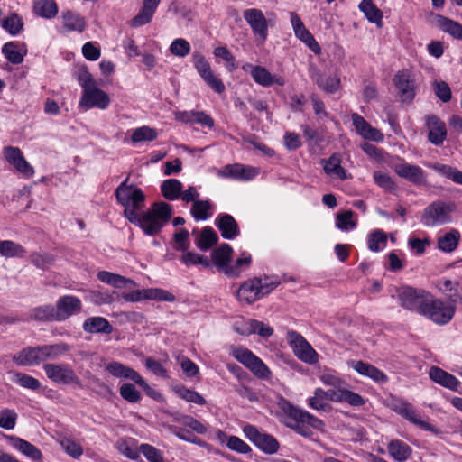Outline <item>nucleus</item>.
Returning <instances> with one entry per match:
<instances>
[{
    "mask_svg": "<svg viewBox=\"0 0 462 462\" xmlns=\"http://www.w3.org/2000/svg\"><path fill=\"white\" fill-rule=\"evenodd\" d=\"M14 363L19 365H34L42 362L41 356L40 346L34 347H26L14 355L13 357Z\"/></svg>",
    "mask_w": 462,
    "mask_h": 462,
    "instance_id": "obj_29",
    "label": "nucleus"
},
{
    "mask_svg": "<svg viewBox=\"0 0 462 462\" xmlns=\"http://www.w3.org/2000/svg\"><path fill=\"white\" fill-rule=\"evenodd\" d=\"M24 249L19 244L11 240H0V254L4 257H18L24 254Z\"/></svg>",
    "mask_w": 462,
    "mask_h": 462,
    "instance_id": "obj_47",
    "label": "nucleus"
},
{
    "mask_svg": "<svg viewBox=\"0 0 462 462\" xmlns=\"http://www.w3.org/2000/svg\"><path fill=\"white\" fill-rule=\"evenodd\" d=\"M110 104L108 95L98 88H92L90 90L83 91L79 106L85 110L97 107L106 109Z\"/></svg>",
    "mask_w": 462,
    "mask_h": 462,
    "instance_id": "obj_13",
    "label": "nucleus"
},
{
    "mask_svg": "<svg viewBox=\"0 0 462 462\" xmlns=\"http://www.w3.org/2000/svg\"><path fill=\"white\" fill-rule=\"evenodd\" d=\"M17 413L14 410L4 409L0 411V428L13 430L16 425Z\"/></svg>",
    "mask_w": 462,
    "mask_h": 462,
    "instance_id": "obj_58",
    "label": "nucleus"
},
{
    "mask_svg": "<svg viewBox=\"0 0 462 462\" xmlns=\"http://www.w3.org/2000/svg\"><path fill=\"white\" fill-rule=\"evenodd\" d=\"M460 234L457 229H451L438 238V248L445 253L453 252L458 245Z\"/></svg>",
    "mask_w": 462,
    "mask_h": 462,
    "instance_id": "obj_43",
    "label": "nucleus"
},
{
    "mask_svg": "<svg viewBox=\"0 0 462 462\" xmlns=\"http://www.w3.org/2000/svg\"><path fill=\"white\" fill-rule=\"evenodd\" d=\"M437 288L448 297L451 304L457 309V305L462 306V287L457 281L442 278L437 282Z\"/></svg>",
    "mask_w": 462,
    "mask_h": 462,
    "instance_id": "obj_18",
    "label": "nucleus"
},
{
    "mask_svg": "<svg viewBox=\"0 0 462 462\" xmlns=\"http://www.w3.org/2000/svg\"><path fill=\"white\" fill-rule=\"evenodd\" d=\"M175 391L181 399L187 402L199 405H204L206 403V400L202 395L196 391L186 388L185 386L179 387Z\"/></svg>",
    "mask_w": 462,
    "mask_h": 462,
    "instance_id": "obj_54",
    "label": "nucleus"
},
{
    "mask_svg": "<svg viewBox=\"0 0 462 462\" xmlns=\"http://www.w3.org/2000/svg\"><path fill=\"white\" fill-rule=\"evenodd\" d=\"M157 135L155 129L149 126H141L134 130L131 140L133 143L151 142L155 140Z\"/></svg>",
    "mask_w": 462,
    "mask_h": 462,
    "instance_id": "obj_49",
    "label": "nucleus"
},
{
    "mask_svg": "<svg viewBox=\"0 0 462 462\" xmlns=\"http://www.w3.org/2000/svg\"><path fill=\"white\" fill-rule=\"evenodd\" d=\"M8 442L17 450L31 459L37 461L42 457L41 450L25 439L16 436H6Z\"/></svg>",
    "mask_w": 462,
    "mask_h": 462,
    "instance_id": "obj_27",
    "label": "nucleus"
},
{
    "mask_svg": "<svg viewBox=\"0 0 462 462\" xmlns=\"http://www.w3.org/2000/svg\"><path fill=\"white\" fill-rule=\"evenodd\" d=\"M387 242L386 235L383 231L377 229L368 236L367 245L373 252H379L385 247Z\"/></svg>",
    "mask_w": 462,
    "mask_h": 462,
    "instance_id": "obj_48",
    "label": "nucleus"
},
{
    "mask_svg": "<svg viewBox=\"0 0 462 462\" xmlns=\"http://www.w3.org/2000/svg\"><path fill=\"white\" fill-rule=\"evenodd\" d=\"M31 262L37 268L45 270L54 263V256L48 253H33L30 256Z\"/></svg>",
    "mask_w": 462,
    "mask_h": 462,
    "instance_id": "obj_55",
    "label": "nucleus"
},
{
    "mask_svg": "<svg viewBox=\"0 0 462 462\" xmlns=\"http://www.w3.org/2000/svg\"><path fill=\"white\" fill-rule=\"evenodd\" d=\"M429 376L436 383L454 392H457L461 384V383L453 374L438 366L430 367Z\"/></svg>",
    "mask_w": 462,
    "mask_h": 462,
    "instance_id": "obj_19",
    "label": "nucleus"
},
{
    "mask_svg": "<svg viewBox=\"0 0 462 462\" xmlns=\"http://www.w3.org/2000/svg\"><path fill=\"white\" fill-rule=\"evenodd\" d=\"M259 284V278L244 282L237 291L238 300L247 303H253L259 300L262 297L258 289Z\"/></svg>",
    "mask_w": 462,
    "mask_h": 462,
    "instance_id": "obj_26",
    "label": "nucleus"
},
{
    "mask_svg": "<svg viewBox=\"0 0 462 462\" xmlns=\"http://www.w3.org/2000/svg\"><path fill=\"white\" fill-rule=\"evenodd\" d=\"M214 55L216 57L223 59L227 62L226 69L228 71L232 72L237 69V66L235 62V57L232 52L225 46H219L215 48Z\"/></svg>",
    "mask_w": 462,
    "mask_h": 462,
    "instance_id": "obj_59",
    "label": "nucleus"
},
{
    "mask_svg": "<svg viewBox=\"0 0 462 462\" xmlns=\"http://www.w3.org/2000/svg\"><path fill=\"white\" fill-rule=\"evenodd\" d=\"M34 13L46 19H51L58 14V5L54 0H39L34 4Z\"/></svg>",
    "mask_w": 462,
    "mask_h": 462,
    "instance_id": "obj_44",
    "label": "nucleus"
},
{
    "mask_svg": "<svg viewBox=\"0 0 462 462\" xmlns=\"http://www.w3.org/2000/svg\"><path fill=\"white\" fill-rule=\"evenodd\" d=\"M127 181L128 178L116 190L118 203L125 207V217L139 226L145 235L157 236L171 220L172 207L164 201H159L153 203L148 210L139 213L143 208L145 196L140 189L127 185Z\"/></svg>",
    "mask_w": 462,
    "mask_h": 462,
    "instance_id": "obj_1",
    "label": "nucleus"
},
{
    "mask_svg": "<svg viewBox=\"0 0 462 462\" xmlns=\"http://www.w3.org/2000/svg\"><path fill=\"white\" fill-rule=\"evenodd\" d=\"M122 297L127 302H137L142 300L173 302L176 299L171 292L159 288L135 290L131 292L124 293Z\"/></svg>",
    "mask_w": 462,
    "mask_h": 462,
    "instance_id": "obj_11",
    "label": "nucleus"
},
{
    "mask_svg": "<svg viewBox=\"0 0 462 462\" xmlns=\"http://www.w3.org/2000/svg\"><path fill=\"white\" fill-rule=\"evenodd\" d=\"M154 13L151 8L143 5L139 13L133 18L132 26L140 27L147 24L151 22Z\"/></svg>",
    "mask_w": 462,
    "mask_h": 462,
    "instance_id": "obj_60",
    "label": "nucleus"
},
{
    "mask_svg": "<svg viewBox=\"0 0 462 462\" xmlns=\"http://www.w3.org/2000/svg\"><path fill=\"white\" fill-rule=\"evenodd\" d=\"M82 328L89 334L109 335L114 330L113 326L106 318L98 316L86 319L82 324Z\"/></svg>",
    "mask_w": 462,
    "mask_h": 462,
    "instance_id": "obj_25",
    "label": "nucleus"
},
{
    "mask_svg": "<svg viewBox=\"0 0 462 462\" xmlns=\"http://www.w3.org/2000/svg\"><path fill=\"white\" fill-rule=\"evenodd\" d=\"M437 26L452 37L462 40V24L440 14L435 16Z\"/></svg>",
    "mask_w": 462,
    "mask_h": 462,
    "instance_id": "obj_35",
    "label": "nucleus"
},
{
    "mask_svg": "<svg viewBox=\"0 0 462 462\" xmlns=\"http://www.w3.org/2000/svg\"><path fill=\"white\" fill-rule=\"evenodd\" d=\"M353 368L361 375L367 376L377 383L387 382V376L375 366L363 361H353Z\"/></svg>",
    "mask_w": 462,
    "mask_h": 462,
    "instance_id": "obj_34",
    "label": "nucleus"
},
{
    "mask_svg": "<svg viewBox=\"0 0 462 462\" xmlns=\"http://www.w3.org/2000/svg\"><path fill=\"white\" fill-rule=\"evenodd\" d=\"M217 227L225 239H234L239 235V227L236 219L229 214H220L216 218Z\"/></svg>",
    "mask_w": 462,
    "mask_h": 462,
    "instance_id": "obj_23",
    "label": "nucleus"
},
{
    "mask_svg": "<svg viewBox=\"0 0 462 462\" xmlns=\"http://www.w3.org/2000/svg\"><path fill=\"white\" fill-rule=\"evenodd\" d=\"M451 205L437 200L427 206L421 215V223L425 226H438L451 222Z\"/></svg>",
    "mask_w": 462,
    "mask_h": 462,
    "instance_id": "obj_5",
    "label": "nucleus"
},
{
    "mask_svg": "<svg viewBox=\"0 0 462 462\" xmlns=\"http://www.w3.org/2000/svg\"><path fill=\"white\" fill-rule=\"evenodd\" d=\"M218 241V236L216 231L210 227L206 226L201 229L199 236L197 237L195 244L201 251H208Z\"/></svg>",
    "mask_w": 462,
    "mask_h": 462,
    "instance_id": "obj_39",
    "label": "nucleus"
},
{
    "mask_svg": "<svg viewBox=\"0 0 462 462\" xmlns=\"http://www.w3.org/2000/svg\"><path fill=\"white\" fill-rule=\"evenodd\" d=\"M323 169L330 177L344 180L347 179L346 171L341 166V158L338 153H334L328 160H322Z\"/></svg>",
    "mask_w": 462,
    "mask_h": 462,
    "instance_id": "obj_28",
    "label": "nucleus"
},
{
    "mask_svg": "<svg viewBox=\"0 0 462 462\" xmlns=\"http://www.w3.org/2000/svg\"><path fill=\"white\" fill-rule=\"evenodd\" d=\"M354 212L347 210L337 215V227L340 230H349L356 226V223L351 218Z\"/></svg>",
    "mask_w": 462,
    "mask_h": 462,
    "instance_id": "obj_62",
    "label": "nucleus"
},
{
    "mask_svg": "<svg viewBox=\"0 0 462 462\" xmlns=\"http://www.w3.org/2000/svg\"><path fill=\"white\" fill-rule=\"evenodd\" d=\"M310 78L320 89L327 93L334 94L340 88V79L337 76L324 78L319 71L314 70L311 72Z\"/></svg>",
    "mask_w": 462,
    "mask_h": 462,
    "instance_id": "obj_33",
    "label": "nucleus"
},
{
    "mask_svg": "<svg viewBox=\"0 0 462 462\" xmlns=\"http://www.w3.org/2000/svg\"><path fill=\"white\" fill-rule=\"evenodd\" d=\"M351 118L356 132L364 138L375 142L383 140V134L378 129L372 127L360 115L353 113Z\"/></svg>",
    "mask_w": 462,
    "mask_h": 462,
    "instance_id": "obj_21",
    "label": "nucleus"
},
{
    "mask_svg": "<svg viewBox=\"0 0 462 462\" xmlns=\"http://www.w3.org/2000/svg\"><path fill=\"white\" fill-rule=\"evenodd\" d=\"M425 125L429 129L428 140L432 144L439 146L447 137L446 125L435 115L425 117Z\"/></svg>",
    "mask_w": 462,
    "mask_h": 462,
    "instance_id": "obj_16",
    "label": "nucleus"
},
{
    "mask_svg": "<svg viewBox=\"0 0 462 462\" xmlns=\"http://www.w3.org/2000/svg\"><path fill=\"white\" fill-rule=\"evenodd\" d=\"M396 293L398 301L402 308L420 315L431 296L430 292L424 290L411 286H402L397 289Z\"/></svg>",
    "mask_w": 462,
    "mask_h": 462,
    "instance_id": "obj_4",
    "label": "nucleus"
},
{
    "mask_svg": "<svg viewBox=\"0 0 462 462\" xmlns=\"http://www.w3.org/2000/svg\"><path fill=\"white\" fill-rule=\"evenodd\" d=\"M4 154L7 162L25 177H32L33 175V168L24 159L19 148L7 146L4 150Z\"/></svg>",
    "mask_w": 462,
    "mask_h": 462,
    "instance_id": "obj_17",
    "label": "nucleus"
},
{
    "mask_svg": "<svg viewBox=\"0 0 462 462\" xmlns=\"http://www.w3.org/2000/svg\"><path fill=\"white\" fill-rule=\"evenodd\" d=\"M28 319L38 322L57 321L54 305L43 304L31 309L28 312Z\"/></svg>",
    "mask_w": 462,
    "mask_h": 462,
    "instance_id": "obj_32",
    "label": "nucleus"
},
{
    "mask_svg": "<svg viewBox=\"0 0 462 462\" xmlns=\"http://www.w3.org/2000/svg\"><path fill=\"white\" fill-rule=\"evenodd\" d=\"M400 415L424 430L433 432L434 434H438L439 432V430L433 425L420 420L417 411L411 403L406 405V408L403 409Z\"/></svg>",
    "mask_w": 462,
    "mask_h": 462,
    "instance_id": "obj_42",
    "label": "nucleus"
},
{
    "mask_svg": "<svg viewBox=\"0 0 462 462\" xmlns=\"http://www.w3.org/2000/svg\"><path fill=\"white\" fill-rule=\"evenodd\" d=\"M140 451L150 462H162L163 457L162 452L149 444H142L140 446Z\"/></svg>",
    "mask_w": 462,
    "mask_h": 462,
    "instance_id": "obj_64",
    "label": "nucleus"
},
{
    "mask_svg": "<svg viewBox=\"0 0 462 462\" xmlns=\"http://www.w3.org/2000/svg\"><path fill=\"white\" fill-rule=\"evenodd\" d=\"M257 174V170L241 164H227L218 172V176L238 180H251Z\"/></svg>",
    "mask_w": 462,
    "mask_h": 462,
    "instance_id": "obj_20",
    "label": "nucleus"
},
{
    "mask_svg": "<svg viewBox=\"0 0 462 462\" xmlns=\"http://www.w3.org/2000/svg\"><path fill=\"white\" fill-rule=\"evenodd\" d=\"M326 399L334 402H346L351 406L359 407L365 403V399L358 393L343 387L325 391Z\"/></svg>",
    "mask_w": 462,
    "mask_h": 462,
    "instance_id": "obj_15",
    "label": "nucleus"
},
{
    "mask_svg": "<svg viewBox=\"0 0 462 462\" xmlns=\"http://www.w3.org/2000/svg\"><path fill=\"white\" fill-rule=\"evenodd\" d=\"M97 279L100 282L112 285L116 288H132L137 286L134 280L106 271L98 272Z\"/></svg>",
    "mask_w": 462,
    "mask_h": 462,
    "instance_id": "obj_31",
    "label": "nucleus"
},
{
    "mask_svg": "<svg viewBox=\"0 0 462 462\" xmlns=\"http://www.w3.org/2000/svg\"><path fill=\"white\" fill-rule=\"evenodd\" d=\"M47 377L58 384L75 383L81 387V381L77 376L72 367L66 363H48L43 365Z\"/></svg>",
    "mask_w": 462,
    "mask_h": 462,
    "instance_id": "obj_6",
    "label": "nucleus"
},
{
    "mask_svg": "<svg viewBox=\"0 0 462 462\" xmlns=\"http://www.w3.org/2000/svg\"><path fill=\"white\" fill-rule=\"evenodd\" d=\"M211 203L208 200H195L190 208V214L195 220H206L211 217Z\"/></svg>",
    "mask_w": 462,
    "mask_h": 462,
    "instance_id": "obj_46",
    "label": "nucleus"
},
{
    "mask_svg": "<svg viewBox=\"0 0 462 462\" xmlns=\"http://www.w3.org/2000/svg\"><path fill=\"white\" fill-rule=\"evenodd\" d=\"M456 314V308L448 300L444 301L442 299H429L422 316L431 320L439 326H444L449 323Z\"/></svg>",
    "mask_w": 462,
    "mask_h": 462,
    "instance_id": "obj_3",
    "label": "nucleus"
},
{
    "mask_svg": "<svg viewBox=\"0 0 462 462\" xmlns=\"http://www.w3.org/2000/svg\"><path fill=\"white\" fill-rule=\"evenodd\" d=\"M358 7L370 23L382 25L383 12L372 0H362Z\"/></svg>",
    "mask_w": 462,
    "mask_h": 462,
    "instance_id": "obj_40",
    "label": "nucleus"
},
{
    "mask_svg": "<svg viewBox=\"0 0 462 462\" xmlns=\"http://www.w3.org/2000/svg\"><path fill=\"white\" fill-rule=\"evenodd\" d=\"M64 21V29L67 32L78 31L82 32L86 28L85 19L79 14L67 10L61 14Z\"/></svg>",
    "mask_w": 462,
    "mask_h": 462,
    "instance_id": "obj_37",
    "label": "nucleus"
},
{
    "mask_svg": "<svg viewBox=\"0 0 462 462\" xmlns=\"http://www.w3.org/2000/svg\"><path fill=\"white\" fill-rule=\"evenodd\" d=\"M189 232L186 228L177 230L173 235L174 249L186 252L189 248Z\"/></svg>",
    "mask_w": 462,
    "mask_h": 462,
    "instance_id": "obj_53",
    "label": "nucleus"
},
{
    "mask_svg": "<svg viewBox=\"0 0 462 462\" xmlns=\"http://www.w3.org/2000/svg\"><path fill=\"white\" fill-rule=\"evenodd\" d=\"M243 432L263 453L273 455L279 450L278 440L268 433L261 432L255 426L247 424L244 426Z\"/></svg>",
    "mask_w": 462,
    "mask_h": 462,
    "instance_id": "obj_7",
    "label": "nucleus"
},
{
    "mask_svg": "<svg viewBox=\"0 0 462 462\" xmlns=\"http://www.w3.org/2000/svg\"><path fill=\"white\" fill-rule=\"evenodd\" d=\"M121 397L131 403H136L141 400V393L132 383H124L119 389Z\"/></svg>",
    "mask_w": 462,
    "mask_h": 462,
    "instance_id": "obj_56",
    "label": "nucleus"
},
{
    "mask_svg": "<svg viewBox=\"0 0 462 462\" xmlns=\"http://www.w3.org/2000/svg\"><path fill=\"white\" fill-rule=\"evenodd\" d=\"M280 407L284 414L291 420L286 425L305 438L312 435L310 427L319 430L324 425L321 420L306 411L298 409L285 399L281 401Z\"/></svg>",
    "mask_w": 462,
    "mask_h": 462,
    "instance_id": "obj_2",
    "label": "nucleus"
},
{
    "mask_svg": "<svg viewBox=\"0 0 462 462\" xmlns=\"http://www.w3.org/2000/svg\"><path fill=\"white\" fill-rule=\"evenodd\" d=\"M243 16L255 35H258L262 40H265L267 38V20L260 9H246L244 11Z\"/></svg>",
    "mask_w": 462,
    "mask_h": 462,
    "instance_id": "obj_14",
    "label": "nucleus"
},
{
    "mask_svg": "<svg viewBox=\"0 0 462 462\" xmlns=\"http://www.w3.org/2000/svg\"><path fill=\"white\" fill-rule=\"evenodd\" d=\"M182 188V183L179 180L168 179L162 181L161 192L166 199L173 201L180 198Z\"/></svg>",
    "mask_w": 462,
    "mask_h": 462,
    "instance_id": "obj_41",
    "label": "nucleus"
},
{
    "mask_svg": "<svg viewBox=\"0 0 462 462\" xmlns=\"http://www.w3.org/2000/svg\"><path fill=\"white\" fill-rule=\"evenodd\" d=\"M296 37L303 42L314 53L319 54L321 48L309 30L304 27L295 33Z\"/></svg>",
    "mask_w": 462,
    "mask_h": 462,
    "instance_id": "obj_57",
    "label": "nucleus"
},
{
    "mask_svg": "<svg viewBox=\"0 0 462 462\" xmlns=\"http://www.w3.org/2000/svg\"><path fill=\"white\" fill-rule=\"evenodd\" d=\"M169 50L172 55L184 58L190 52L191 47L187 40L178 38L172 41Z\"/></svg>",
    "mask_w": 462,
    "mask_h": 462,
    "instance_id": "obj_52",
    "label": "nucleus"
},
{
    "mask_svg": "<svg viewBox=\"0 0 462 462\" xmlns=\"http://www.w3.org/2000/svg\"><path fill=\"white\" fill-rule=\"evenodd\" d=\"M40 349L41 356L42 361H44L47 359H56L63 356L67 352L70 351L71 346L65 342H60L57 344L40 346Z\"/></svg>",
    "mask_w": 462,
    "mask_h": 462,
    "instance_id": "obj_38",
    "label": "nucleus"
},
{
    "mask_svg": "<svg viewBox=\"0 0 462 462\" xmlns=\"http://www.w3.org/2000/svg\"><path fill=\"white\" fill-rule=\"evenodd\" d=\"M387 449L391 457L398 462L406 461L411 455V447L399 439L390 441Z\"/></svg>",
    "mask_w": 462,
    "mask_h": 462,
    "instance_id": "obj_36",
    "label": "nucleus"
},
{
    "mask_svg": "<svg viewBox=\"0 0 462 462\" xmlns=\"http://www.w3.org/2000/svg\"><path fill=\"white\" fill-rule=\"evenodd\" d=\"M395 172L402 178L409 180L415 185H420L425 182L424 171L417 166L408 163H401L395 166Z\"/></svg>",
    "mask_w": 462,
    "mask_h": 462,
    "instance_id": "obj_22",
    "label": "nucleus"
},
{
    "mask_svg": "<svg viewBox=\"0 0 462 462\" xmlns=\"http://www.w3.org/2000/svg\"><path fill=\"white\" fill-rule=\"evenodd\" d=\"M54 308L57 322H62L80 313L82 310V302L81 300L76 296L64 295L57 300Z\"/></svg>",
    "mask_w": 462,
    "mask_h": 462,
    "instance_id": "obj_10",
    "label": "nucleus"
},
{
    "mask_svg": "<svg viewBox=\"0 0 462 462\" xmlns=\"http://www.w3.org/2000/svg\"><path fill=\"white\" fill-rule=\"evenodd\" d=\"M250 75L253 79L263 87L272 86V74L262 66H255L250 71Z\"/></svg>",
    "mask_w": 462,
    "mask_h": 462,
    "instance_id": "obj_51",
    "label": "nucleus"
},
{
    "mask_svg": "<svg viewBox=\"0 0 462 462\" xmlns=\"http://www.w3.org/2000/svg\"><path fill=\"white\" fill-rule=\"evenodd\" d=\"M226 446L229 449L240 454H248L252 451L251 447L236 436L228 437Z\"/></svg>",
    "mask_w": 462,
    "mask_h": 462,
    "instance_id": "obj_61",
    "label": "nucleus"
},
{
    "mask_svg": "<svg viewBox=\"0 0 462 462\" xmlns=\"http://www.w3.org/2000/svg\"><path fill=\"white\" fill-rule=\"evenodd\" d=\"M2 52L5 59L13 64H20L27 52L24 43L18 44L15 42H9L4 44Z\"/></svg>",
    "mask_w": 462,
    "mask_h": 462,
    "instance_id": "obj_30",
    "label": "nucleus"
},
{
    "mask_svg": "<svg viewBox=\"0 0 462 462\" xmlns=\"http://www.w3.org/2000/svg\"><path fill=\"white\" fill-rule=\"evenodd\" d=\"M2 27L11 35H17L23 29V20L17 13H12L3 19Z\"/></svg>",
    "mask_w": 462,
    "mask_h": 462,
    "instance_id": "obj_45",
    "label": "nucleus"
},
{
    "mask_svg": "<svg viewBox=\"0 0 462 462\" xmlns=\"http://www.w3.org/2000/svg\"><path fill=\"white\" fill-rule=\"evenodd\" d=\"M251 255L245 252L241 254V256L237 258L233 265H229L228 271H226V276L229 278H237L241 273V267L248 266L251 263Z\"/></svg>",
    "mask_w": 462,
    "mask_h": 462,
    "instance_id": "obj_50",
    "label": "nucleus"
},
{
    "mask_svg": "<svg viewBox=\"0 0 462 462\" xmlns=\"http://www.w3.org/2000/svg\"><path fill=\"white\" fill-rule=\"evenodd\" d=\"M397 97L402 103L410 104L415 97V85L408 70L398 71L393 78Z\"/></svg>",
    "mask_w": 462,
    "mask_h": 462,
    "instance_id": "obj_12",
    "label": "nucleus"
},
{
    "mask_svg": "<svg viewBox=\"0 0 462 462\" xmlns=\"http://www.w3.org/2000/svg\"><path fill=\"white\" fill-rule=\"evenodd\" d=\"M287 340L299 359L310 365L318 363L319 355L300 333L294 330L288 331Z\"/></svg>",
    "mask_w": 462,
    "mask_h": 462,
    "instance_id": "obj_8",
    "label": "nucleus"
},
{
    "mask_svg": "<svg viewBox=\"0 0 462 462\" xmlns=\"http://www.w3.org/2000/svg\"><path fill=\"white\" fill-rule=\"evenodd\" d=\"M77 79L79 84L82 87L83 91L90 90L92 88L97 87L93 76L86 67L79 69Z\"/></svg>",
    "mask_w": 462,
    "mask_h": 462,
    "instance_id": "obj_63",
    "label": "nucleus"
},
{
    "mask_svg": "<svg viewBox=\"0 0 462 462\" xmlns=\"http://www.w3.org/2000/svg\"><path fill=\"white\" fill-rule=\"evenodd\" d=\"M233 248L228 244H222L211 253V258L218 271L226 275L229 268V263L232 258Z\"/></svg>",
    "mask_w": 462,
    "mask_h": 462,
    "instance_id": "obj_24",
    "label": "nucleus"
},
{
    "mask_svg": "<svg viewBox=\"0 0 462 462\" xmlns=\"http://www.w3.org/2000/svg\"><path fill=\"white\" fill-rule=\"evenodd\" d=\"M192 59L198 73L204 81L217 93H223L225 91V85L220 79L214 76L210 65L205 57L199 52H194Z\"/></svg>",
    "mask_w": 462,
    "mask_h": 462,
    "instance_id": "obj_9",
    "label": "nucleus"
}]
</instances>
